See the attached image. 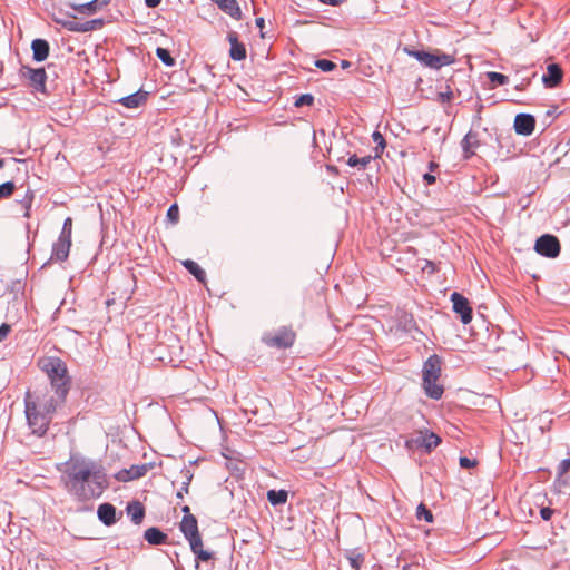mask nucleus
<instances>
[{"mask_svg": "<svg viewBox=\"0 0 570 570\" xmlns=\"http://www.w3.org/2000/svg\"><path fill=\"white\" fill-rule=\"evenodd\" d=\"M161 0H145V4L148 8H156L160 4Z\"/></svg>", "mask_w": 570, "mask_h": 570, "instance_id": "obj_45", "label": "nucleus"}, {"mask_svg": "<svg viewBox=\"0 0 570 570\" xmlns=\"http://www.w3.org/2000/svg\"><path fill=\"white\" fill-rule=\"evenodd\" d=\"M63 473L66 488L80 500L99 497L107 485L100 466L89 460L71 459Z\"/></svg>", "mask_w": 570, "mask_h": 570, "instance_id": "obj_1", "label": "nucleus"}, {"mask_svg": "<svg viewBox=\"0 0 570 570\" xmlns=\"http://www.w3.org/2000/svg\"><path fill=\"white\" fill-rule=\"evenodd\" d=\"M255 22H256V26H257L259 29H263V28H264V19H263V18H257Z\"/></svg>", "mask_w": 570, "mask_h": 570, "instance_id": "obj_49", "label": "nucleus"}, {"mask_svg": "<svg viewBox=\"0 0 570 570\" xmlns=\"http://www.w3.org/2000/svg\"><path fill=\"white\" fill-rule=\"evenodd\" d=\"M460 465L462 468H471V466H474L475 465V462L470 460L469 458L466 456H462L460 458Z\"/></svg>", "mask_w": 570, "mask_h": 570, "instance_id": "obj_43", "label": "nucleus"}, {"mask_svg": "<svg viewBox=\"0 0 570 570\" xmlns=\"http://www.w3.org/2000/svg\"><path fill=\"white\" fill-rule=\"evenodd\" d=\"M9 332H10V325L2 324L0 326V342L3 341L8 336Z\"/></svg>", "mask_w": 570, "mask_h": 570, "instance_id": "obj_42", "label": "nucleus"}, {"mask_svg": "<svg viewBox=\"0 0 570 570\" xmlns=\"http://www.w3.org/2000/svg\"><path fill=\"white\" fill-rule=\"evenodd\" d=\"M480 142L478 139V134L473 131H469L463 140H462V148L464 151L465 158H470L475 154V149L479 147Z\"/></svg>", "mask_w": 570, "mask_h": 570, "instance_id": "obj_18", "label": "nucleus"}, {"mask_svg": "<svg viewBox=\"0 0 570 570\" xmlns=\"http://www.w3.org/2000/svg\"><path fill=\"white\" fill-rule=\"evenodd\" d=\"M232 18L240 19L242 11L236 0H212Z\"/></svg>", "mask_w": 570, "mask_h": 570, "instance_id": "obj_19", "label": "nucleus"}, {"mask_svg": "<svg viewBox=\"0 0 570 570\" xmlns=\"http://www.w3.org/2000/svg\"><path fill=\"white\" fill-rule=\"evenodd\" d=\"M402 570H411V568H410V566H409V564H406V566H404V567H403V569H402Z\"/></svg>", "mask_w": 570, "mask_h": 570, "instance_id": "obj_52", "label": "nucleus"}, {"mask_svg": "<svg viewBox=\"0 0 570 570\" xmlns=\"http://www.w3.org/2000/svg\"><path fill=\"white\" fill-rule=\"evenodd\" d=\"M416 517H417V519H424L428 522H432L433 521L432 512L429 509H426V507L423 503H421L417 507V509H416Z\"/></svg>", "mask_w": 570, "mask_h": 570, "instance_id": "obj_34", "label": "nucleus"}, {"mask_svg": "<svg viewBox=\"0 0 570 570\" xmlns=\"http://www.w3.org/2000/svg\"><path fill=\"white\" fill-rule=\"evenodd\" d=\"M111 0H91L86 3L73 6V9L81 14H91L98 10H101Z\"/></svg>", "mask_w": 570, "mask_h": 570, "instance_id": "obj_17", "label": "nucleus"}, {"mask_svg": "<svg viewBox=\"0 0 570 570\" xmlns=\"http://www.w3.org/2000/svg\"><path fill=\"white\" fill-rule=\"evenodd\" d=\"M568 471H570V458L562 460L557 468V482L559 484L563 483L564 485H567V480L564 479V475Z\"/></svg>", "mask_w": 570, "mask_h": 570, "instance_id": "obj_30", "label": "nucleus"}, {"mask_svg": "<svg viewBox=\"0 0 570 570\" xmlns=\"http://www.w3.org/2000/svg\"><path fill=\"white\" fill-rule=\"evenodd\" d=\"M181 511L185 513L181 522L180 530L185 534L186 539L195 538L199 534L197 519L190 514V509L188 505L183 507Z\"/></svg>", "mask_w": 570, "mask_h": 570, "instance_id": "obj_11", "label": "nucleus"}, {"mask_svg": "<svg viewBox=\"0 0 570 570\" xmlns=\"http://www.w3.org/2000/svg\"><path fill=\"white\" fill-rule=\"evenodd\" d=\"M314 102V97L309 94L301 95L296 98L294 105L295 107H302V106H311Z\"/></svg>", "mask_w": 570, "mask_h": 570, "instance_id": "obj_37", "label": "nucleus"}, {"mask_svg": "<svg viewBox=\"0 0 570 570\" xmlns=\"http://www.w3.org/2000/svg\"><path fill=\"white\" fill-rule=\"evenodd\" d=\"M567 570H570V568H569V569H567Z\"/></svg>", "mask_w": 570, "mask_h": 570, "instance_id": "obj_54", "label": "nucleus"}, {"mask_svg": "<svg viewBox=\"0 0 570 570\" xmlns=\"http://www.w3.org/2000/svg\"><path fill=\"white\" fill-rule=\"evenodd\" d=\"M423 389L428 396L434 400L441 399L443 386L439 384L441 376V358L438 355H431L423 365Z\"/></svg>", "mask_w": 570, "mask_h": 570, "instance_id": "obj_4", "label": "nucleus"}, {"mask_svg": "<svg viewBox=\"0 0 570 570\" xmlns=\"http://www.w3.org/2000/svg\"><path fill=\"white\" fill-rule=\"evenodd\" d=\"M71 238L59 235L58 240L53 245L51 258L59 262L66 261L69 256Z\"/></svg>", "mask_w": 570, "mask_h": 570, "instance_id": "obj_14", "label": "nucleus"}, {"mask_svg": "<svg viewBox=\"0 0 570 570\" xmlns=\"http://www.w3.org/2000/svg\"><path fill=\"white\" fill-rule=\"evenodd\" d=\"M288 498V493L286 490H269L267 492V500L273 505L284 504L286 503Z\"/></svg>", "mask_w": 570, "mask_h": 570, "instance_id": "obj_28", "label": "nucleus"}, {"mask_svg": "<svg viewBox=\"0 0 570 570\" xmlns=\"http://www.w3.org/2000/svg\"><path fill=\"white\" fill-rule=\"evenodd\" d=\"M183 265L198 282L205 283L206 273L196 262L185 259L183 261Z\"/></svg>", "mask_w": 570, "mask_h": 570, "instance_id": "obj_26", "label": "nucleus"}, {"mask_svg": "<svg viewBox=\"0 0 570 570\" xmlns=\"http://www.w3.org/2000/svg\"><path fill=\"white\" fill-rule=\"evenodd\" d=\"M60 236L70 237L72 236V218L67 217L63 222L62 230Z\"/></svg>", "mask_w": 570, "mask_h": 570, "instance_id": "obj_39", "label": "nucleus"}, {"mask_svg": "<svg viewBox=\"0 0 570 570\" xmlns=\"http://www.w3.org/2000/svg\"><path fill=\"white\" fill-rule=\"evenodd\" d=\"M148 472L147 464L131 465L129 469H122L115 474L119 482H128L144 476Z\"/></svg>", "mask_w": 570, "mask_h": 570, "instance_id": "obj_12", "label": "nucleus"}, {"mask_svg": "<svg viewBox=\"0 0 570 570\" xmlns=\"http://www.w3.org/2000/svg\"><path fill=\"white\" fill-rule=\"evenodd\" d=\"M146 92L137 91L132 95L121 98L119 102L127 108H137L146 101Z\"/></svg>", "mask_w": 570, "mask_h": 570, "instance_id": "obj_24", "label": "nucleus"}, {"mask_svg": "<svg viewBox=\"0 0 570 570\" xmlns=\"http://www.w3.org/2000/svg\"><path fill=\"white\" fill-rule=\"evenodd\" d=\"M188 542L190 544L191 551L197 556L199 560L208 561L212 558V553L203 549V541L200 535L189 538Z\"/></svg>", "mask_w": 570, "mask_h": 570, "instance_id": "obj_23", "label": "nucleus"}, {"mask_svg": "<svg viewBox=\"0 0 570 570\" xmlns=\"http://www.w3.org/2000/svg\"><path fill=\"white\" fill-rule=\"evenodd\" d=\"M263 343L272 348H291L296 341V332L292 326H282L273 332H267L262 336Z\"/></svg>", "mask_w": 570, "mask_h": 570, "instance_id": "obj_5", "label": "nucleus"}, {"mask_svg": "<svg viewBox=\"0 0 570 570\" xmlns=\"http://www.w3.org/2000/svg\"><path fill=\"white\" fill-rule=\"evenodd\" d=\"M31 49L36 61H43L49 55V43L43 39H35Z\"/></svg>", "mask_w": 570, "mask_h": 570, "instance_id": "obj_20", "label": "nucleus"}, {"mask_svg": "<svg viewBox=\"0 0 570 570\" xmlns=\"http://www.w3.org/2000/svg\"><path fill=\"white\" fill-rule=\"evenodd\" d=\"M452 98H453V92L451 90L439 94V99L441 102H449Z\"/></svg>", "mask_w": 570, "mask_h": 570, "instance_id": "obj_41", "label": "nucleus"}, {"mask_svg": "<svg viewBox=\"0 0 570 570\" xmlns=\"http://www.w3.org/2000/svg\"><path fill=\"white\" fill-rule=\"evenodd\" d=\"M441 443V438L433 432L420 431L415 438L406 441V446L412 448H424L426 451H431Z\"/></svg>", "mask_w": 570, "mask_h": 570, "instance_id": "obj_8", "label": "nucleus"}, {"mask_svg": "<svg viewBox=\"0 0 570 570\" xmlns=\"http://www.w3.org/2000/svg\"><path fill=\"white\" fill-rule=\"evenodd\" d=\"M563 72L557 63H551L547 67V73L543 75L542 81L549 87H557L562 81Z\"/></svg>", "mask_w": 570, "mask_h": 570, "instance_id": "obj_15", "label": "nucleus"}, {"mask_svg": "<svg viewBox=\"0 0 570 570\" xmlns=\"http://www.w3.org/2000/svg\"><path fill=\"white\" fill-rule=\"evenodd\" d=\"M144 538L150 544H161L166 541L167 535L157 528H148Z\"/></svg>", "mask_w": 570, "mask_h": 570, "instance_id": "obj_27", "label": "nucleus"}, {"mask_svg": "<svg viewBox=\"0 0 570 570\" xmlns=\"http://www.w3.org/2000/svg\"><path fill=\"white\" fill-rule=\"evenodd\" d=\"M41 370L48 375L53 391L60 396H66L70 387L67 365L59 357L49 356L39 361Z\"/></svg>", "mask_w": 570, "mask_h": 570, "instance_id": "obj_3", "label": "nucleus"}, {"mask_svg": "<svg viewBox=\"0 0 570 570\" xmlns=\"http://www.w3.org/2000/svg\"><path fill=\"white\" fill-rule=\"evenodd\" d=\"M97 513H98V518L106 525H110L116 522V508L110 503L100 504Z\"/></svg>", "mask_w": 570, "mask_h": 570, "instance_id": "obj_22", "label": "nucleus"}, {"mask_svg": "<svg viewBox=\"0 0 570 570\" xmlns=\"http://www.w3.org/2000/svg\"><path fill=\"white\" fill-rule=\"evenodd\" d=\"M373 141L376 144L375 147V157L380 158L384 148H385V139L379 131H374L372 135Z\"/></svg>", "mask_w": 570, "mask_h": 570, "instance_id": "obj_31", "label": "nucleus"}, {"mask_svg": "<svg viewBox=\"0 0 570 570\" xmlns=\"http://www.w3.org/2000/svg\"><path fill=\"white\" fill-rule=\"evenodd\" d=\"M227 39L230 43V58L237 61L244 60L246 58V48L242 42L238 41L237 33L229 32Z\"/></svg>", "mask_w": 570, "mask_h": 570, "instance_id": "obj_16", "label": "nucleus"}, {"mask_svg": "<svg viewBox=\"0 0 570 570\" xmlns=\"http://www.w3.org/2000/svg\"><path fill=\"white\" fill-rule=\"evenodd\" d=\"M534 249L542 256L556 258L560 254L561 247L560 242L556 236L546 234L537 239Z\"/></svg>", "mask_w": 570, "mask_h": 570, "instance_id": "obj_7", "label": "nucleus"}, {"mask_svg": "<svg viewBox=\"0 0 570 570\" xmlns=\"http://www.w3.org/2000/svg\"><path fill=\"white\" fill-rule=\"evenodd\" d=\"M451 302L453 304V311L460 315L463 324H469L472 321V308L468 298L462 294L454 292L451 294Z\"/></svg>", "mask_w": 570, "mask_h": 570, "instance_id": "obj_9", "label": "nucleus"}, {"mask_svg": "<svg viewBox=\"0 0 570 570\" xmlns=\"http://www.w3.org/2000/svg\"><path fill=\"white\" fill-rule=\"evenodd\" d=\"M423 179H424V181H425L428 185H432V184H434V183H435V180H436V179H435V176H433L432 174H425V175L423 176Z\"/></svg>", "mask_w": 570, "mask_h": 570, "instance_id": "obj_44", "label": "nucleus"}, {"mask_svg": "<svg viewBox=\"0 0 570 570\" xmlns=\"http://www.w3.org/2000/svg\"><path fill=\"white\" fill-rule=\"evenodd\" d=\"M488 78L492 83L500 86L505 85L509 81V78L505 75L494 71L488 72Z\"/></svg>", "mask_w": 570, "mask_h": 570, "instance_id": "obj_33", "label": "nucleus"}, {"mask_svg": "<svg viewBox=\"0 0 570 570\" xmlns=\"http://www.w3.org/2000/svg\"><path fill=\"white\" fill-rule=\"evenodd\" d=\"M346 557H347V560H348L351 567L354 570H360L365 560L364 554L361 552H357L356 550L348 551Z\"/></svg>", "mask_w": 570, "mask_h": 570, "instance_id": "obj_29", "label": "nucleus"}, {"mask_svg": "<svg viewBox=\"0 0 570 570\" xmlns=\"http://www.w3.org/2000/svg\"><path fill=\"white\" fill-rule=\"evenodd\" d=\"M31 202H32V195L27 197V204H26L27 212L24 214L26 217H29V209H30V206H31Z\"/></svg>", "mask_w": 570, "mask_h": 570, "instance_id": "obj_48", "label": "nucleus"}, {"mask_svg": "<svg viewBox=\"0 0 570 570\" xmlns=\"http://www.w3.org/2000/svg\"><path fill=\"white\" fill-rule=\"evenodd\" d=\"M66 396H60L57 391L42 386L33 392L26 394V416L33 434L43 435L50 424L51 414L56 412L57 406L65 401Z\"/></svg>", "mask_w": 570, "mask_h": 570, "instance_id": "obj_2", "label": "nucleus"}, {"mask_svg": "<svg viewBox=\"0 0 570 570\" xmlns=\"http://www.w3.org/2000/svg\"><path fill=\"white\" fill-rule=\"evenodd\" d=\"M4 165V161L2 159H0V168L3 167Z\"/></svg>", "mask_w": 570, "mask_h": 570, "instance_id": "obj_53", "label": "nucleus"}, {"mask_svg": "<svg viewBox=\"0 0 570 570\" xmlns=\"http://www.w3.org/2000/svg\"><path fill=\"white\" fill-rule=\"evenodd\" d=\"M553 512H554V511H553L552 509H550V508H542V509L540 510V515H541V518H542L543 520L548 521V520H550V519H551V517H552Z\"/></svg>", "mask_w": 570, "mask_h": 570, "instance_id": "obj_40", "label": "nucleus"}, {"mask_svg": "<svg viewBox=\"0 0 570 570\" xmlns=\"http://www.w3.org/2000/svg\"><path fill=\"white\" fill-rule=\"evenodd\" d=\"M438 167H439V165H438L436 163H434V161H431V163L429 164V168H430V170H434V169H436Z\"/></svg>", "mask_w": 570, "mask_h": 570, "instance_id": "obj_50", "label": "nucleus"}, {"mask_svg": "<svg viewBox=\"0 0 570 570\" xmlns=\"http://www.w3.org/2000/svg\"><path fill=\"white\" fill-rule=\"evenodd\" d=\"M167 218L170 223L177 224L179 220V208L177 204H173L167 210Z\"/></svg>", "mask_w": 570, "mask_h": 570, "instance_id": "obj_38", "label": "nucleus"}, {"mask_svg": "<svg viewBox=\"0 0 570 570\" xmlns=\"http://www.w3.org/2000/svg\"><path fill=\"white\" fill-rule=\"evenodd\" d=\"M156 56L168 67L175 65L174 58L170 56L169 51L165 48L158 47L156 49Z\"/></svg>", "mask_w": 570, "mask_h": 570, "instance_id": "obj_32", "label": "nucleus"}, {"mask_svg": "<svg viewBox=\"0 0 570 570\" xmlns=\"http://www.w3.org/2000/svg\"><path fill=\"white\" fill-rule=\"evenodd\" d=\"M315 66L321 69L322 71H332L333 69H335L336 65L331 61V60H327V59H318L315 61Z\"/></svg>", "mask_w": 570, "mask_h": 570, "instance_id": "obj_36", "label": "nucleus"}, {"mask_svg": "<svg viewBox=\"0 0 570 570\" xmlns=\"http://www.w3.org/2000/svg\"><path fill=\"white\" fill-rule=\"evenodd\" d=\"M318 1L324 4H330V6H338L341 3V0H318Z\"/></svg>", "mask_w": 570, "mask_h": 570, "instance_id": "obj_47", "label": "nucleus"}, {"mask_svg": "<svg viewBox=\"0 0 570 570\" xmlns=\"http://www.w3.org/2000/svg\"><path fill=\"white\" fill-rule=\"evenodd\" d=\"M185 493H188V484L185 483L181 489L177 492L178 498H183Z\"/></svg>", "mask_w": 570, "mask_h": 570, "instance_id": "obj_46", "label": "nucleus"}, {"mask_svg": "<svg viewBox=\"0 0 570 570\" xmlns=\"http://www.w3.org/2000/svg\"><path fill=\"white\" fill-rule=\"evenodd\" d=\"M16 189V186L12 181H7L0 185V199L10 197Z\"/></svg>", "mask_w": 570, "mask_h": 570, "instance_id": "obj_35", "label": "nucleus"}, {"mask_svg": "<svg viewBox=\"0 0 570 570\" xmlns=\"http://www.w3.org/2000/svg\"><path fill=\"white\" fill-rule=\"evenodd\" d=\"M127 513L134 523L139 524L144 519L145 508L140 502L134 501L127 505Z\"/></svg>", "mask_w": 570, "mask_h": 570, "instance_id": "obj_25", "label": "nucleus"}, {"mask_svg": "<svg viewBox=\"0 0 570 570\" xmlns=\"http://www.w3.org/2000/svg\"><path fill=\"white\" fill-rule=\"evenodd\" d=\"M411 56L416 58L425 67L440 69L443 66H449L454 62V58L446 53H430L425 51H412Z\"/></svg>", "mask_w": 570, "mask_h": 570, "instance_id": "obj_6", "label": "nucleus"}, {"mask_svg": "<svg viewBox=\"0 0 570 570\" xmlns=\"http://www.w3.org/2000/svg\"><path fill=\"white\" fill-rule=\"evenodd\" d=\"M342 66H343L344 68H347V67L350 66V62H348V61H342Z\"/></svg>", "mask_w": 570, "mask_h": 570, "instance_id": "obj_51", "label": "nucleus"}, {"mask_svg": "<svg viewBox=\"0 0 570 570\" xmlns=\"http://www.w3.org/2000/svg\"><path fill=\"white\" fill-rule=\"evenodd\" d=\"M375 159H377V157L372 155L358 157L356 154H353L348 156L346 164L352 168H356L357 170H365L367 166Z\"/></svg>", "mask_w": 570, "mask_h": 570, "instance_id": "obj_21", "label": "nucleus"}, {"mask_svg": "<svg viewBox=\"0 0 570 570\" xmlns=\"http://www.w3.org/2000/svg\"><path fill=\"white\" fill-rule=\"evenodd\" d=\"M21 73L24 78H27L30 82V86L40 92L46 91V79L47 75L43 68L32 69L29 67H23L21 69Z\"/></svg>", "mask_w": 570, "mask_h": 570, "instance_id": "obj_10", "label": "nucleus"}, {"mask_svg": "<svg viewBox=\"0 0 570 570\" xmlns=\"http://www.w3.org/2000/svg\"><path fill=\"white\" fill-rule=\"evenodd\" d=\"M535 127V119L528 114H519L514 119L515 132L522 136H529L533 132Z\"/></svg>", "mask_w": 570, "mask_h": 570, "instance_id": "obj_13", "label": "nucleus"}]
</instances>
